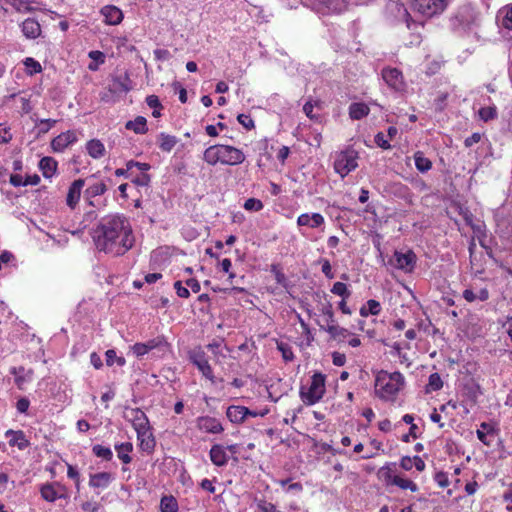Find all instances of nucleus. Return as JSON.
<instances>
[{
    "instance_id": "f257e3e1",
    "label": "nucleus",
    "mask_w": 512,
    "mask_h": 512,
    "mask_svg": "<svg viewBox=\"0 0 512 512\" xmlns=\"http://www.w3.org/2000/svg\"><path fill=\"white\" fill-rule=\"evenodd\" d=\"M91 236L99 251L122 255L133 246L131 226H96Z\"/></svg>"
},
{
    "instance_id": "f03ea898",
    "label": "nucleus",
    "mask_w": 512,
    "mask_h": 512,
    "mask_svg": "<svg viewBox=\"0 0 512 512\" xmlns=\"http://www.w3.org/2000/svg\"><path fill=\"white\" fill-rule=\"evenodd\" d=\"M404 385V377L400 372L388 373L380 371L375 379V392L385 400L393 398Z\"/></svg>"
},
{
    "instance_id": "7ed1b4c3",
    "label": "nucleus",
    "mask_w": 512,
    "mask_h": 512,
    "mask_svg": "<svg viewBox=\"0 0 512 512\" xmlns=\"http://www.w3.org/2000/svg\"><path fill=\"white\" fill-rule=\"evenodd\" d=\"M325 391V375L315 373L311 377V384L308 390H306L305 386H301L299 394L306 405H313L323 397Z\"/></svg>"
},
{
    "instance_id": "20e7f679",
    "label": "nucleus",
    "mask_w": 512,
    "mask_h": 512,
    "mask_svg": "<svg viewBox=\"0 0 512 512\" xmlns=\"http://www.w3.org/2000/svg\"><path fill=\"white\" fill-rule=\"evenodd\" d=\"M357 157V152L354 150L342 151L334 162L335 171L344 178L357 167Z\"/></svg>"
},
{
    "instance_id": "39448f33",
    "label": "nucleus",
    "mask_w": 512,
    "mask_h": 512,
    "mask_svg": "<svg viewBox=\"0 0 512 512\" xmlns=\"http://www.w3.org/2000/svg\"><path fill=\"white\" fill-rule=\"evenodd\" d=\"M124 418L131 421L137 437H143L150 431V424L146 414L139 408L127 410Z\"/></svg>"
},
{
    "instance_id": "423d86ee",
    "label": "nucleus",
    "mask_w": 512,
    "mask_h": 512,
    "mask_svg": "<svg viewBox=\"0 0 512 512\" xmlns=\"http://www.w3.org/2000/svg\"><path fill=\"white\" fill-rule=\"evenodd\" d=\"M416 260V254L409 250L406 253L395 251L390 261L395 268L404 272H412L415 268Z\"/></svg>"
},
{
    "instance_id": "0eeeda50",
    "label": "nucleus",
    "mask_w": 512,
    "mask_h": 512,
    "mask_svg": "<svg viewBox=\"0 0 512 512\" xmlns=\"http://www.w3.org/2000/svg\"><path fill=\"white\" fill-rule=\"evenodd\" d=\"M245 160L244 153L230 145H220V162L226 165H238Z\"/></svg>"
},
{
    "instance_id": "6e6552de",
    "label": "nucleus",
    "mask_w": 512,
    "mask_h": 512,
    "mask_svg": "<svg viewBox=\"0 0 512 512\" xmlns=\"http://www.w3.org/2000/svg\"><path fill=\"white\" fill-rule=\"evenodd\" d=\"M417 10L423 14L433 15L445 9V0H414Z\"/></svg>"
},
{
    "instance_id": "1a4fd4ad",
    "label": "nucleus",
    "mask_w": 512,
    "mask_h": 512,
    "mask_svg": "<svg viewBox=\"0 0 512 512\" xmlns=\"http://www.w3.org/2000/svg\"><path fill=\"white\" fill-rule=\"evenodd\" d=\"M383 80L393 89L401 90L403 88V75L397 68H384L382 70Z\"/></svg>"
},
{
    "instance_id": "9d476101",
    "label": "nucleus",
    "mask_w": 512,
    "mask_h": 512,
    "mask_svg": "<svg viewBox=\"0 0 512 512\" xmlns=\"http://www.w3.org/2000/svg\"><path fill=\"white\" fill-rule=\"evenodd\" d=\"M62 491H64V487L59 483H46L40 488L42 498L48 502L65 497Z\"/></svg>"
},
{
    "instance_id": "9b49d317",
    "label": "nucleus",
    "mask_w": 512,
    "mask_h": 512,
    "mask_svg": "<svg viewBox=\"0 0 512 512\" xmlns=\"http://www.w3.org/2000/svg\"><path fill=\"white\" fill-rule=\"evenodd\" d=\"M314 6L322 14L339 13L345 8L343 0H315Z\"/></svg>"
},
{
    "instance_id": "f8f14e48",
    "label": "nucleus",
    "mask_w": 512,
    "mask_h": 512,
    "mask_svg": "<svg viewBox=\"0 0 512 512\" xmlns=\"http://www.w3.org/2000/svg\"><path fill=\"white\" fill-rule=\"evenodd\" d=\"M197 426L207 433L218 434L224 429L219 420L214 417L202 416L197 419Z\"/></svg>"
},
{
    "instance_id": "ddd939ff",
    "label": "nucleus",
    "mask_w": 512,
    "mask_h": 512,
    "mask_svg": "<svg viewBox=\"0 0 512 512\" xmlns=\"http://www.w3.org/2000/svg\"><path fill=\"white\" fill-rule=\"evenodd\" d=\"M77 141V136L73 131L61 133L51 141V148L55 152L63 151L67 146Z\"/></svg>"
},
{
    "instance_id": "4468645a",
    "label": "nucleus",
    "mask_w": 512,
    "mask_h": 512,
    "mask_svg": "<svg viewBox=\"0 0 512 512\" xmlns=\"http://www.w3.org/2000/svg\"><path fill=\"white\" fill-rule=\"evenodd\" d=\"M191 360L194 365L197 366V368L201 371L203 376H205L207 379L214 382V375L212 368L210 364L208 363L207 359L205 358V354L203 352H196L191 356Z\"/></svg>"
},
{
    "instance_id": "2eb2a0df",
    "label": "nucleus",
    "mask_w": 512,
    "mask_h": 512,
    "mask_svg": "<svg viewBox=\"0 0 512 512\" xmlns=\"http://www.w3.org/2000/svg\"><path fill=\"white\" fill-rule=\"evenodd\" d=\"M100 12L105 18V23L108 25H118L123 19L122 11L114 5H106Z\"/></svg>"
},
{
    "instance_id": "dca6fc26",
    "label": "nucleus",
    "mask_w": 512,
    "mask_h": 512,
    "mask_svg": "<svg viewBox=\"0 0 512 512\" xmlns=\"http://www.w3.org/2000/svg\"><path fill=\"white\" fill-rule=\"evenodd\" d=\"M84 184V179H77L70 185L66 198V202L69 207L74 208L78 203Z\"/></svg>"
},
{
    "instance_id": "f3484780",
    "label": "nucleus",
    "mask_w": 512,
    "mask_h": 512,
    "mask_svg": "<svg viewBox=\"0 0 512 512\" xmlns=\"http://www.w3.org/2000/svg\"><path fill=\"white\" fill-rule=\"evenodd\" d=\"M6 436L10 437L9 445L14 447L17 446L20 450H24L30 446V442L26 439L23 431L8 430Z\"/></svg>"
},
{
    "instance_id": "a211bd4d",
    "label": "nucleus",
    "mask_w": 512,
    "mask_h": 512,
    "mask_svg": "<svg viewBox=\"0 0 512 512\" xmlns=\"http://www.w3.org/2000/svg\"><path fill=\"white\" fill-rule=\"evenodd\" d=\"M247 413H250V410L244 406H229L227 408L226 416L232 423H242L247 417Z\"/></svg>"
},
{
    "instance_id": "6ab92c4d",
    "label": "nucleus",
    "mask_w": 512,
    "mask_h": 512,
    "mask_svg": "<svg viewBox=\"0 0 512 512\" xmlns=\"http://www.w3.org/2000/svg\"><path fill=\"white\" fill-rule=\"evenodd\" d=\"M473 228L474 234H476L479 244L486 250L489 257L492 256V249L490 247L492 242V237H488L485 233L484 229L486 226H471Z\"/></svg>"
},
{
    "instance_id": "aec40b11",
    "label": "nucleus",
    "mask_w": 512,
    "mask_h": 512,
    "mask_svg": "<svg viewBox=\"0 0 512 512\" xmlns=\"http://www.w3.org/2000/svg\"><path fill=\"white\" fill-rule=\"evenodd\" d=\"M22 32L27 38L35 39L41 33L40 24L36 20L28 18L22 23Z\"/></svg>"
},
{
    "instance_id": "412c9836",
    "label": "nucleus",
    "mask_w": 512,
    "mask_h": 512,
    "mask_svg": "<svg viewBox=\"0 0 512 512\" xmlns=\"http://www.w3.org/2000/svg\"><path fill=\"white\" fill-rule=\"evenodd\" d=\"M39 169L45 178H51L57 170V161L53 157H43L39 161Z\"/></svg>"
},
{
    "instance_id": "4be33fe9",
    "label": "nucleus",
    "mask_w": 512,
    "mask_h": 512,
    "mask_svg": "<svg viewBox=\"0 0 512 512\" xmlns=\"http://www.w3.org/2000/svg\"><path fill=\"white\" fill-rule=\"evenodd\" d=\"M210 458L214 465L216 466H224L228 462V456L224 451L223 446L221 445H213L210 450Z\"/></svg>"
},
{
    "instance_id": "5701e85b",
    "label": "nucleus",
    "mask_w": 512,
    "mask_h": 512,
    "mask_svg": "<svg viewBox=\"0 0 512 512\" xmlns=\"http://www.w3.org/2000/svg\"><path fill=\"white\" fill-rule=\"evenodd\" d=\"M111 481V473L99 472L90 476L89 485L94 488H106Z\"/></svg>"
},
{
    "instance_id": "b1692460",
    "label": "nucleus",
    "mask_w": 512,
    "mask_h": 512,
    "mask_svg": "<svg viewBox=\"0 0 512 512\" xmlns=\"http://www.w3.org/2000/svg\"><path fill=\"white\" fill-rule=\"evenodd\" d=\"M132 89L129 75L125 73L123 76H117L113 79L111 91L113 92H129Z\"/></svg>"
},
{
    "instance_id": "393cba45",
    "label": "nucleus",
    "mask_w": 512,
    "mask_h": 512,
    "mask_svg": "<svg viewBox=\"0 0 512 512\" xmlns=\"http://www.w3.org/2000/svg\"><path fill=\"white\" fill-rule=\"evenodd\" d=\"M86 149L88 154L94 159L101 158L105 154V147L103 143L98 139H92L88 141L86 144Z\"/></svg>"
},
{
    "instance_id": "a878e982",
    "label": "nucleus",
    "mask_w": 512,
    "mask_h": 512,
    "mask_svg": "<svg viewBox=\"0 0 512 512\" xmlns=\"http://www.w3.org/2000/svg\"><path fill=\"white\" fill-rule=\"evenodd\" d=\"M125 128L133 130L136 134H145L148 131L147 120L143 116H137L133 121H128Z\"/></svg>"
},
{
    "instance_id": "bb28decb",
    "label": "nucleus",
    "mask_w": 512,
    "mask_h": 512,
    "mask_svg": "<svg viewBox=\"0 0 512 512\" xmlns=\"http://www.w3.org/2000/svg\"><path fill=\"white\" fill-rule=\"evenodd\" d=\"M369 107L365 103H352L349 107V116L353 120H360L369 114Z\"/></svg>"
},
{
    "instance_id": "cd10ccee",
    "label": "nucleus",
    "mask_w": 512,
    "mask_h": 512,
    "mask_svg": "<svg viewBox=\"0 0 512 512\" xmlns=\"http://www.w3.org/2000/svg\"><path fill=\"white\" fill-rule=\"evenodd\" d=\"M178 139L175 136L164 132L159 135V148L164 152H170L177 144Z\"/></svg>"
},
{
    "instance_id": "c85d7f7f",
    "label": "nucleus",
    "mask_w": 512,
    "mask_h": 512,
    "mask_svg": "<svg viewBox=\"0 0 512 512\" xmlns=\"http://www.w3.org/2000/svg\"><path fill=\"white\" fill-rule=\"evenodd\" d=\"M325 330L330 334L332 339L338 341H343L350 335V332L346 328L335 324H327V328Z\"/></svg>"
},
{
    "instance_id": "c756f323",
    "label": "nucleus",
    "mask_w": 512,
    "mask_h": 512,
    "mask_svg": "<svg viewBox=\"0 0 512 512\" xmlns=\"http://www.w3.org/2000/svg\"><path fill=\"white\" fill-rule=\"evenodd\" d=\"M15 377V383L19 389H23L24 384L31 379L32 371L25 372L23 367L13 368L11 371Z\"/></svg>"
},
{
    "instance_id": "7c9ffc66",
    "label": "nucleus",
    "mask_w": 512,
    "mask_h": 512,
    "mask_svg": "<svg viewBox=\"0 0 512 512\" xmlns=\"http://www.w3.org/2000/svg\"><path fill=\"white\" fill-rule=\"evenodd\" d=\"M115 449L118 452L119 459L122 460L123 463L128 464L132 461L129 453L133 450V445L130 442L121 443L115 446Z\"/></svg>"
},
{
    "instance_id": "2f4dec72",
    "label": "nucleus",
    "mask_w": 512,
    "mask_h": 512,
    "mask_svg": "<svg viewBox=\"0 0 512 512\" xmlns=\"http://www.w3.org/2000/svg\"><path fill=\"white\" fill-rule=\"evenodd\" d=\"M414 160L417 170L422 173L429 171L432 167V162L421 151H417L414 154Z\"/></svg>"
},
{
    "instance_id": "473e14b6",
    "label": "nucleus",
    "mask_w": 512,
    "mask_h": 512,
    "mask_svg": "<svg viewBox=\"0 0 512 512\" xmlns=\"http://www.w3.org/2000/svg\"><path fill=\"white\" fill-rule=\"evenodd\" d=\"M204 160L210 165H215L217 162H220V145L207 148L204 152Z\"/></svg>"
},
{
    "instance_id": "72a5a7b5",
    "label": "nucleus",
    "mask_w": 512,
    "mask_h": 512,
    "mask_svg": "<svg viewBox=\"0 0 512 512\" xmlns=\"http://www.w3.org/2000/svg\"><path fill=\"white\" fill-rule=\"evenodd\" d=\"M161 512H177L178 503L173 496H163L160 502Z\"/></svg>"
},
{
    "instance_id": "f704fd0d",
    "label": "nucleus",
    "mask_w": 512,
    "mask_h": 512,
    "mask_svg": "<svg viewBox=\"0 0 512 512\" xmlns=\"http://www.w3.org/2000/svg\"><path fill=\"white\" fill-rule=\"evenodd\" d=\"M140 440V448L144 452L151 453L155 448V439L153 434L149 431L143 437H137Z\"/></svg>"
},
{
    "instance_id": "c9c22d12",
    "label": "nucleus",
    "mask_w": 512,
    "mask_h": 512,
    "mask_svg": "<svg viewBox=\"0 0 512 512\" xmlns=\"http://www.w3.org/2000/svg\"><path fill=\"white\" fill-rule=\"evenodd\" d=\"M146 103L150 108H153L152 115L155 118H158L161 116L160 109L163 108L158 96L156 95H149L146 97Z\"/></svg>"
},
{
    "instance_id": "e433bc0d",
    "label": "nucleus",
    "mask_w": 512,
    "mask_h": 512,
    "mask_svg": "<svg viewBox=\"0 0 512 512\" xmlns=\"http://www.w3.org/2000/svg\"><path fill=\"white\" fill-rule=\"evenodd\" d=\"M92 451L94 453L95 456L99 457V458H102L106 461H110L113 457V453L111 451L110 448L108 447H104L102 445H94L92 447Z\"/></svg>"
},
{
    "instance_id": "4c0bfd02",
    "label": "nucleus",
    "mask_w": 512,
    "mask_h": 512,
    "mask_svg": "<svg viewBox=\"0 0 512 512\" xmlns=\"http://www.w3.org/2000/svg\"><path fill=\"white\" fill-rule=\"evenodd\" d=\"M393 485H396L401 489H409L412 492L418 491V486L413 481L403 479L399 476H395L393 479Z\"/></svg>"
},
{
    "instance_id": "58836bf2",
    "label": "nucleus",
    "mask_w": 512,
    "mask_h": 512,
    "mask_svg": "<svg viewBox=\"0 0 512 512\" xmlns=\"http://www.w3.org/2000/svg\"><path fill=\"white\" fill-rule=\"evenodd\" d=\"M377 475L379 479L384 480L387 485H393V479L395 476L392 474V469L389 464L381 467L378 470Z\"/></svg>"
},
{
    "instance_id": "ea45409f",
    "label": "nucleus",
    "mask_w": 512,
    "mask_h": 512,
    "mask_svg": "<svg viewBox=\"0 0 512 512\" xmlns=\"http://www.w3.org/2000/svg\"><path fill=\"white\" fill-rule=\"evenodd\" d=\"M443 387V381L438 373H433L429 376L427 385L428 391H438Z\"/></svg>"
},
{
    "instance_id": "a19ab883",
    "label": "nucleus",
    "mask_w": 512,
    "mask_h": 512,
    "mask_svg": "<svg viewBox=\"0 0 512 512\" xmlns=\"http://www.w3.org/2000/svg\"><path fill=\"white\" fill-rule=\"evenodd\" d=\"M478 113L480 118L485 122L497 117V110L495 106L482 107Z\"/></svg>"
},
{
    "instance_id": "79ce46f5",
    "label": "nucleus",
    "mask_w": 512,
    "mask_h": 512,
    "mask_svg": "<svg viewBox=\"0 0 512 512\" xmlns=\"http://www.w3.org/2000/svg\"><path fill=\"white\" fill-rule=\"evenodd\" d=\"M477 437L483 444L491 446L493 439L495 438L494 429H489L487 432H484L483 430H477Z\"/></svg>"
},
{
    "instance_id": "37998d69",
    "label": "nucleus",
    "mask_w": 512,
    "mask_h": 512,
    "mask_svg": "<svg viewBox=\"0 0 512 512\" xmlns=\"http://www.w3.org/2000/svg\"><path fill=\"white\" fill-rule=\"evenodd\" d=\"M106 190H107L106 185L103 182H101V183H96V184L88 187L86 189V194L90 197H95V196L104 194L106 192Z\"/></svg>"
},
{
    "instance_id": "c03bdc74",
    "label": "nucleus",
    "mask_w": 512,
    "mask_h": 512,
    "mask_svg": "<svg viewBox=\"0 0 512 512\" xmlns=\"http://www.w3.org/2000/svg\"><path fill=\"white\" fill-rule=\"evenodd\" d=\"M331 292L335 295L341 296L342 298H348L350 296V291L343 282L334 283Z\"/></svg>"
},
{
    "instance_id": "a18cd8bd",
    "label": "nucleus",
    "mask_w": 512,
    "mask_h": 512,
    "mask_svg": "<svg viewBox=\"0 0 512 512\" xmlns=\"http://www.w3.org/2000/svg\"><path fill=\"white\" fill-rule=\"evenodd\" d=\"M277 349L281 352L282 357L285 361H292L294 359L293 351L287 343L278 342Z\"/></svg>"
},
{
    "instance_id": "49530a36",
    "label": "nucleus",
    "mask_w": 512,
    "mask_h": 512,
    "mask_svg": "<svg viewBox=\"0 0 512 512\" xmlns=\"http://www.w3.org/2000/svg\"><path fill=\"white\" fill-rule=\"evenodd\" d=\"M181 233L187 241H193L200 235L193 226H183Z\"/></svg>"
},
{
    "instance_id": "de8ad7c7",
    "label": "nucleus",
    "mask_w": 512,
    "mask_h": 512,
    "mask_svg": "<svg viewBox=\"0 0 512 512\" xmlns=\"http://www.w3.org/2000/svg\"><path fill=\"white\" fill-rule=\"evenodd\" d=\"M237 120L246 130H252L255 127L254 121L250 115L239 114Z\"/></svg>"
},
{
    "instance_id": "09e8293b",
    "label": "nucleus",
    "mask_w": 512,
    "mask_h": 512,
    "mask_svg": "<svg viewBox=\"0 0 512 512\" xmlns=\"http://www.w3.org/2000/svg\"><path fill=\"white\" fill-rule=\"evenodd\" d=\"M271 272L274 274L276 282L278 284L282 285V286H285V284H286V276L279 269V265L272 264L271 265Z\"/></svg>"
},
{
    "instance_id": "8fccbe9b",
    "label": "nucleus",
    "mask_w": 512,
    "mask_h": 512,
    "mask_svg": "<svg viewBox=\"0 0 512 512\" xmlns=\"http://www.w3.org/2000/svg\"><path fill=\"white\" fill-rule=\"evenodd\" d=\"M147 345L148 351H151L156 348L165 347L167 345L166 341L163 337H157L154 339H151L145 343Z\"/></svg>"
},
{
    "instance_id": "3c124183",
    "label": "nucleus",
    "mask_w": 512,
    "mask_h": 512,
    "mask_svg": "<svg viewBox=\"0 0 512 512\" xmlns=\"http://www.w3.org/2000/svg\"><path fill=\"white\" fill-rule=\"evenodd\" d=\"M263 207L262 202L255 198H249L245 201L244 208L249 211H258Z\"/></svg>"
},
{
    "instance_id": "603ef678",
    "label": "nucleus",
    "mask_w": 512,
    "mask_h": 512,
    "mask_svg": "<svg viewBox=\"0 0 512 512\" xmlns=\"http://www.w3.org/2000/svg\"><path fill=\"white\" fill-rule=\"evenodd\" d=\"M57 121L56 120H53V119H41L39 121V125L41 126L39 128V134H45L47 133L51 127L54 126V124L56 123Z\"/></svg>"
},
{
    "instance_id": "864d4df0",
    "label": "nucleus",
    "mask_w": 512,
    "mask_h": 512,
    "mask_svg": "<svg viewBox=\"0 0 512 512\" xmlns=\"http://www.w3.org/2000/svg\"><path fill=\"white\" fill-rule=\"evenodd\" d=\"M434 480L442 488H445L449 485L448 475L443 471L437 472L435 474Z\"/></svg>"
},
{
    "instance_id": "5fc2aeb1",
    "label": "nucleus",
    "mask_w": 512,
    "mask_h": 512,
    "mask_svg": "<svg viewBox=\"0 0 512 512\" xmlns=\"http://www.w3.org/2000/svg\"><path fill=\"white\" fill-rule=\"evenodd\" d=\"M374 141H375L376 145L382 149L387 150V149L391 148V145L389 144L388 140L385 139V136L382 132H378L375 135Z\"/></svg>"
},
{
    "instance_id": "6e6d98bb",
    "label": "nucleus",
    "mask_w": 512,
    "mask_h": 512,
    "mask_svg": "<svg viewBox=\"0 0 512 512\" xmlns=\"http://www.w3.org/2000/svg\"><path fill=\"white\" fill-rule=\"evenodd\" d=\"M126 166H127V170H130L133 167H137L139 170H141L143 172L148 171L151 168L150 164H148V163H141V162H137L134 160L128 161Z\"/></svg>"
},
{
    "instance_id": "4d7b16f0",
    "label": "nucleus",
    "mask_w": 512,
    "mask_h": 512,
    "mask_svg": "<svg viewBox=\"0 0 512 512\" xmlns=\"http://www.w3.org/2000/svg\"><path fill=\"white\" fill-rule=\"evenodd\" d=\"M174 288L176 290V293L181 298H188L190 296V292L186 287L182 286L181 281H176L174 283Z\"/></svg>"
},
{
    "instance_id": "13d9d810",
    "label": "nucleus",
    "mask_w": 512,
    "mask_h": 512,
    "mask_svg": "<svg viewBox=\"0 0 512 512\" xmlns=\"http://www.w3.org/2000/svg\"><path fill=\"white\" fill-rule=\"evenodd\" d=\"M367 307L371 315H378L380 313V303L374 299H370L367 301Z\"/></svg>"
},
{
    "instance_id": "bf43d9fd",
    "label": "nucleus",
    "mask_w": 512,
    "mask_h": 512,
    "mask_svg": "<svg viewBox=\"0 0 512 512\" xmlns=\"http://www.w3.org/2000/svg\"><path fill=\"white\" fill-rule=\"evenodd\" d=\"M132 350H133V353L137 356V357H141L143 355H145L146 353H148V349H147V345L145 343H136L133 345L132 347Z\"/></svg>"
},
{
    "instance_id": "052dcab7",
    "label": "nucleus",
    "mask_w": 512,
    "mask_h": 512,
    "mask_svg": "<svg viewBox=\"0 0 512 512\" xmlns=\"http://www.w3.org/2000/svg\"><path fill=\"white\" fill-rule=\"evenodd\" d=\"M151 181V177L149 174L142 173L141 175L137 176L135 179H133V183H135L138 186H148Z\"/></svg>"
},
{
    "instance_id": "680f3d73",
    "label": "nucleus",
    "mask_w": 512,
    "mask_h": 512,
    "mask_svg": "<svg viewBox=\"0 0 512 512\" xmlns=\"http://www.w3.org/2000/svg\"><path fill=\"white\" fill-rule=\"evenodd\" d=\"M322 263V272L328 279H333L334 274L332 273V268L329 260L323 259L321 260Z\"/></svg>"
},
{
    "instance_id": "e2e57ef3",
    "label": "nucleus",
    "mask_w": 512,
    "mask_h": 512,
    "mask_svg": "<svg viewBox=\"0 0 512 512\" xmlns=\"http://www.w3.org/2000/svg\"><path fill=\"white\" fill-rule=\"evenodd\" d=\"M89 58L94 60L97 64H103L105 62V55L101 51H90L88 54Z\"/></svg>"
},
{
    "instance_id": "0e129e2a",
    "label": "nucleus",
    "mask_w": 512,
    "mask_h": 512,
    "mask_svg": "<svg viewBox=\"0 0 512 512\" xmlns=\"http://www.w3.org/2000/svg\"><path fill=\"white\" fill-rule=\"evenodd\" d=\"M332 360L333 364L335 366H343L346 363V356L345 354L339 353V352H333L332 353Z\"/></svg>"
},
{
    "instance_id": "69168bd1",
    "label": "nucleus",
    "mask_w": 512,
    "mask_h": 512,
    "mask_svg": "<svg viewBox=\"0 0 512 512\" xmlns=\"http://www.w3.org/2000/svg\"><path fill=\"white\" fill-rule=\"evenodd\" d=\"M154 55L160 61L168 60L171 57V53L166 49H156L154 50Z\"/></svg>"
},
{
    "instance_id": "338daca9",
    "label": "nucleus",
    "mask_w": 512,
    "mask_h": 512,
    "mask_svg": "<svg viewBox=\"0 0 512 512\" xmlns=\"http://www.w3.org/2000/svg\"><path fill=\"white\" fill-rule=\"evenodd\" d=\"M414 463V460L413 458L409 457V456H404L402 457V459L400 460V466L404 469V470H411L412 467H413V464Z\"/></svg>"
},
{
    "instance_id": "774afa93",
    "label": "nucleus",
    "mask_w": 512,
    "mask_h": 512,
    "mask_svg": "<svg viewBox=\"0 0 512 512\" xmlns=\"http://www.w3.org/2000/svg\"><path fill=\"white\" fill-rule=\"evenodd\" d=\"M502 25L506 29L512 30V8L507 12L506 16L503 18Z\"/></svg>"
}]
</instances>
